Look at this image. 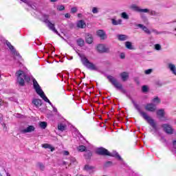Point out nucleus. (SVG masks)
Wrapping results in <instances>:
<instances>
[{"instance_id": "1", "label": "nucleus", "mask_w": 176, "mask_h": 176, "mask_svg": "<svg viewBox=\"0 0 176 176\" xmlns=\"http://www.w3.org/2000/svg\"><path fill=\"white\" fill-rule=\"evenodd\" d=\"M15 76L16 78V82L19 86H24L25 82H30L31 80L30 76H27V68L25 67L23 69L17 70L15 73Z\"/></svg>"}, {"instance_id": "2", "label": "nucleus", "mask_w": 176, "mask_h": 176, "mask_svg": "<svg viewBox=\"0 0 176 176\" xmlns=\"http://www.w3.org/2000/svg\"><path fill=\"white\" fill-rule=\"evenodd\" d=\"M33 87H34V90L36 91V93L38 96H40V97L41 98H43V100H44L45 101V102H48V104H50V105H51V107H52L54 112H57V109L56 107H54V106H53V104H52V102H50L49 98H47L46 95H45V92H43V91L41 88V86H39L38 81H36V80H35V78H33Z\"/></svg>"}, {"instance_id": "3", "label": "nucleus", "mask_w": 176, "mask_h": 176, "mask_svg": "<svg viewBox=\"0 0 176 176\" xmlns=\"http://www.w3.org/2000/svg\"><path fill=\"white\" fill-rule=\"evenodd\" d=\"M135 108L138 111L139 113L142 116L143 119L144 120H146V122L154 129V130H156V123L155 122V120L153 119H151L148 114L142 111H141V109L140 108V106L137 104H135L134 105Z\"/></svg>"}, {"instance_id": "4", "label": "nucleus", "mask_w": 176, "mask_h": 176, "mask_svg": "<svg viewBox=\"0 0 176 176\" xmlns=\"http://www.w3.org/2000/svg\"><path fill=\"white\" fill-rule=\"evenodd\" d=\"M80 57L81 62L82 63L83 65L86 67V68L91 69V71H98V67L94 65V63H91L85 55H80Z\"/></svg>"}, {"instance_id": "5", "label": "nucleus", "mask_w": 176, "mask_h": 176, "mask_svg": "<svg viewBox=\"0 0 176 176\" xmlns=\"http://www.w3.org/2000/svg\"><path fill=\"white\" fill-rule=\"evenodd\" d=\"M111 82L112 85L117 89V90H120L121 93H123V94H126V89H123V85L116 80V78L113 77H111Z\"/></svg>"}, {"instance_id": "6", "label": "nucleus", "mask_w": 176, "mask_h": 176, "mask_svg": "<svg viewBox=\"0 0 176 176\" xmlns=\"http://www.w3.org/2000/svg\"><path fill=\"white\" fill-rule=\"evenodd\" d=\"M43 17H44V21L45 23H46L48 28H50L51 31H53V32H55V34H56L57 35H60L57 30H56V28L54 27V24L50 22V21L47 20L49 19V16L44 15Z\"/></svg>"}, {"instance_id": "7", "label": "nucleus", "mask_w": 176, "mask_h": 176, "mask_svg": "<svg viewBox=\"0 0 176 176\" xmlns=\"http://www.w3.org/2000/svg\"><path fill=\"white\" fill-rule=\"evenodd\" d=\"M19 131L21 134H27L35 131V126L33 125H28V126H21Z\"/></svg>"}, {"instance_id": "8", "label": "nucleus", "mask_w": 176, "mask_h": 176, "mask_svg": "<svg viewBox=\"0 0 176 176\" xmlns=\"http://www.w3.org/2000/svg\"><path fill=\"white\" fill-rule=\"evenodd\" d=\"M96 152L98 155H100L102 156H111V153L108 151L106 148H104V147H98L96 149Z\"/></svg>"}, {"instance_id": "9", "label": "nucleus", "mask_w": 176, "mask_h": 176, "mask_svg": "<svg viewBox=\"0 0 176 176\" xmlns=\"http://www.w3.org/2000/svg\"><path fill=\"white\" fill-rule=\"evenodd\" d=\"M162 127L164 128V131H165L166 134H173V133H174V129L171 127V125L168 124H163Z\"/></svg>"}, {"instance_id": "10", "label": "nucleus", "mask_w": 176, "mask_h": 176, "mask_svg": "<svg viewBox=\"0 0 176 176\" xmlns=\"http://www.w3.org/2000/svg\"><path fill=\"white\" fill-rule=\"evenodd\" d=\"M131 9H133V10H134L135 12H138V13H148L149 12V9L148 8H140V7L135 6V5H133L131 6Z\"/></svg>"}, {"instance_id": "11", "label": "nucleus", "mask_w": 176, "mask_h": 176, "mask_svg": "<svg viewBox=\"0 0 176 176\" xmlns=\"http://www.w3.org/2000/svg\"><path fill=\"white\" fill-rule=\"evenodd\" d=\"M97 50L100 53H105L109 50V48H108V47L104 44H99L97 46Z\"/></svg>"}, {"instance_id": "12", "label": "nucleus", "mask_w": 176, "mask_h": 176, "mask_svg": "<svg viewBox=\"0 0 176 176\" xmlns=\"http://www.w3.org/2000/svg\"><path fill=\"white\" fill-rule=\"evenodd\" d=\"M145 109L149 112H155V111H156V104L153 103L147 104L145 107Z\"/></svg>"}, {"instance_id": "13", "label": "nucleus", "mask_w": 176, "mask_h": 176, "mask_svg": "<svg viewBox=\"0 0 176 176\" xmlns=\"http://www.w3.org/2000/svg\"><path fill=\"white\" fill-rule=\"evenodd\" d=\"M84 170L89 173V174H93L96 171V168L91 165L87 164L85 166Z\"/></svg>"}, {"instance_id": "14", "label": "nucleus", "mask_w": 176, "mask_h": 176, "mask_svg": "<svg viewBox=\"0 0 176 176\" xmlns=\"http://www.w3.org/2000/svg\"><path fill=\"white\" fill-rule=\"evenodd\" d=\"M120 76L122 80V82H126L129 80V74L127 72H123L120 73Z\"/></svg>"}, {"instance_id": "15", "label": "nucleus", "mask_w": 176, "mask_h": 176, "mask_svg": "<svg viewBox=\"0 0 176 176\" xmlns=\"http://www.w3.org/2000/svg\"><path fill=\"white\" fill-rule=\"evenodd\" d=\"M85 41L89 44L93 43V36L89 33L85 34Z\"/></svg>"}, {"instance_id": "16", "label": "nucleus", "mask_w": 176, "mask_h": 176, "mask_svg": "<svg viewBox=\"0 0 176 176\" xmlns=\"http://www.w3.org/2000/svg\"><path fill=\"white\" fill-rule=\"evenodd\" d=\"M97 35L100 37V39H107V34L102 30H98Z\"/></svg>"}, {"instance_id": "17", "label": "nucleus", "mask_w": 176, "mask_h": 176, "mask_svg": "<svg viewBox=\"0 0 176 176\" xmlns=\"http://www.w3.org/2000/svg\"><path fill=\"white\" fill-rule=\"evenodd\" d=\"M138 27H139V28L142 29V30L146 33L148 34V35H151V30H149V29H148V28H146V26L142 25V24H138Z\"/></svg>"}, {"instance_id": "18", "label": "nucleus", "mask_w": 176, "mask_h": 176, "mask_svg": "<svg viewBox=\"0 0 176 176\" xmlns=\"http://www.w3.org/2000/svg\"><path fill=\"white\" fill-rule=\"evenodd\" d=\"M76 25L78 28H86V23L83 20L77 21Z\"/></svg>"}, {"instance_id": "19", "label": "nucleus", "mask_w": 176, "mask_h": 176, "mask_svg": "<svg viewBox=\"0 0 176 176\" xmlns=\"http://www.w3.org/2000/svg\"><path fill=\"white\" fill-rule=\"evenodd\" d=\"M117 38L118 41H124L129 39V36L126 34H118L117 35Z\"/></svg>"}, {"instance_id": "20", "label": "nucleus", "mask_w": 176, "mask_h": 176, "mask_svg": "<svg viewBox=\"0 0 176 176\" xmlns=\"http://www.w3.org/2000/svg\"><path fill=\"white\" fill-rule=\"evenodd\" d=\"M168 68L170 69V71L173 74V75H176V67L175 65L173 63H169L168 64Z\"/></svg>"}, {"instance_id": "21", "label": "nucleus", "mask_w": 176, "mask_h": 176, "mask_svg": "<svg viewBox=\"0 0 176 176\" xmlns=\"http://www.w3.org/2000/svg\"><path fill=\"white\" fill-rule=\"evenodd\" d=\"M58 130H59L60 131H65V130H67V125L63 123L58 124Z\"/></svg>"}, {"instance_id": "22", "label": "nucleus", "mask_w": 176, "mask_h": 176, "mask_svg": "<svg viewBox=\"0 0 176 176\" xmlns=\"http://www.w3.org/2000/svg\"><path fill=\"white\" fill-rule=\"evenodd\" d=\"M32 102L37 107H41V105H42V100H41L40 99H34L33 100Z\"/></svg>"}, {"instance_id": "23", "label": "nucleus", "mask_w": 176, "mask_h": 176, "mask_svg": "<svg viewBox=\"0 0 176 176\" xmlns=\"http://www.w3.org/2000/svg\"><path fill=\"white\" fill-rule=\"evenodd\" d=\"M42 148H45V149H50L51 152H53V151H54L53 146H52V145L49 144H42Z\"/></svg>"}, {"instance_id": "24", "label": "nucleus", "mask_w": 176, "mask_h": 176, "mask_svg": "<svg viewBox=\"0 0 176 176\" xmlns=\"http://www.w3.org/2000/svg\"><path fill=\"white\" fill-rule=\"evenodd\" d=\"M111 156L113 157H116L118 160H122V157H120V155H119V154L116 151H113L111 154Z\"/></svg>"}, {"instance_id": "25", "label": "nucleus", "mask_w": 176, "mask_h": 176, "mask_svg": "<svg viewBox=\"0 0 176 176\" xmlns=\"http://www.w3.org/2000/svg\"><path fill=\"white\" fill-rule=\"evenodd\" d=\"M125 47H126V49H129V50H134V47H133V45L130 41L125 42Z\"/></svg>"}, {"instance_id": "26", "label": "nucleus", "mask_w": 176, "mask_h": 176, "mask_svg": "<svg viewBox=\"0 0 176 176\" xmlns=\"http://www.w3.org/2000/svg\"><path fill=\"white\" fill-rule=\"evenodd\" d=\"M111 23L113 25H120L122 24V19H118L116 21V19H111Z\"/></svg>"}, {"instance_id": "27", "label": "nucleus", "mask_w": 176, "mask_h": 176, "mask_svg": "<svg viewBox=\"0 0 176 176\" xmlns=\"http://www.w3.org/2000/svg\"><path fill=\"white\" fill-rule=\"evenodd\" d=\"M36 166L41 171H43L45 170V164H43V163L42 162H38Z\"/></svg>"}, {"instance_id": "28", "label": "nucleus", "mask_w": 176, "mask_h": 176, "mask_svg": "<svg viewBox=\"0 0 176 176\" xmlns=\"http://www.w3.org/2000/svg\"><path fill=\"white\" fill-rule=\"evenodd\" d=\"M157 116H160V118H164V110L160 109V110L157 111Z\"/></svg>"}, {"instance_id": "29", "label": "nucleus", "mask_w": 176, "mask_h": 176, "mask_svg": "<svg viewBox=\"0 0 176 176\" xmlns=\"http://www.w3.org/2000/svg\"><path fill=\"white\" fill-rule=\"evenodd\" d=\"M77 44L78 45V46H80L82 47V46H84L85 45V40H83L82 38H78L77 40Z\"/></svg>"}, {"instance_id": "30", "label": "nucleus", "mask_w": 176, "mask_h": 176, "mask_svg": "<svg viewBox=\"0 0 176 176\" xmlns=\"http://www.w3.org/2000/svg\"><path fill=\"white\" fill-rule=\"evenodd\" d=\"M39 126L41 127V129H46V127H47V123L46 122H39Z\"/></svg>"}, {"instance_id": "31", "label": "nucleus", "mask_w": 176, "mask_h": 176, "mask_svg": "<svg viewBox=\"0 0 176 176\" xmlns=\"http://www.w3.org/2000/svg\"><path fill=\"white\" fill-rule=\"evenodd\" d=\"M77 149L79 152H85L86 151V146L80 145L77 148Z\"/></svg>"}, {"instance_id": "32", "label": "nucleus", "mask_w": 176, "mask_h": 176, "mask_svg": "<svg viewBox=\"0 0 176 176\" xmlns=\"http://www.w3.org/2000/svg\"><path fill=\"white\" fill-rule=\"evenodd\" d=\"M152 102L154 103V104H160V98H159V97L156 96L155 98H154L152 100Z\"/></svg>"}, {"instance_id": "33", "label": "nucleus", "mask_w": 176, "mask_h": 176, "mask_svg": "<svg viewBox=\"0 0 176 176\" xmlns=\"http://www.w3.org/2000/svg\"><path fill=\"white\" fill-rule=\"evenodd\" d=\"M85 155L86 159H90V157H91V151H87Z\"/></svg>"}, {"instance_id": "34", "label": "nucleus", "mask_w": 176, "mask_h": 176, "mask_svg": "<svg viewBox=\"0 0 176 176\" xmlns=\"http://www.w3.org/2000/svg\"><path fill=\"white\" fill-rule=\"evenodd\" d=\"M121 17L125 20H129V14H127L126 12H122L121 14Z\"/></svg>"}, {"instance_id": "35", "label": "nucleus", "mask_w": 176, "mask_h": 176, "mask_svg": "<svg viewBox=\"0 0 176 176\" xmlns=\"http://www.w3.org/2000/svg\"><path fill=\"white\" fill-rule=\"evenodd\" d=\"M6 45H7V46L9 47V49H10V50H12V52H13V50H14V47H13V46H12V45L10 43V42H9V41H6Z\"/></svg>"}, {"instance_id": "36", "label": "nucleus", "mask_w": 176, "mask_h": 176, "mask_svg": "<svg viewBox=\"0 0 176 176\" xmlns=\"http://www.w3.org/2000/svg\"><path fill=\"white\" fill-rule=\"evenodd\" d=\"M99 10H100V8H97L96 7H94L92 8V13H94V14H97V13H98Z\"/></svg>"}, {"instance_id": "37", "label": "nucleus", "mask_w": 176, "mask_h": 176, "mask_svg": "<svg viewBox=\"0 0 176 176\" xmlns=\"http://www.w3.org/2000/svg\"><path fill=\"white\" fill-rule=\"evenodd\" d=\"M150 14L151 16H160V13L156 12V11H151L150 12Z\"/></svg>"}, {"instance_id": "38", "label": "nucleus", "mask_w": 176, "mask_h": 176, "mask_svg": "<svg viewBox=\"0 0 176 176\" xmlns=\"http://www.w3.org/2000/svg\"><path fill=\"white\" fill-rule=\"evenodd\" d=\"M155 50H162V45H160V44H155Z\"/></svg>"}, {"instance_id": "39", "label": "nucleus", "mask_w": 176, "mask_h": 176, "mask_svg": "<svg viewBox=\"0 0 176 176\" xmlns=\"http://www.w3.org/2000/svg\"><path fill=\"white\" fill-rule=\"evenodd\" d=\"M142 90L143 93H146V91H148V86H146V85L142 86Z\"/></svg>"}, {"instance_id": "40", "label": "nucleus", "mask_w": 176, "mask_h": 176, "mask_svg": "<svg viewBox=\"0 0 176 176\" xmlns=\"http://www.w3.org/2000/svg\"><path fill=\"white\" fill-rule=\"evenodd\" d=\"M64 9H65V7L63 5L57 6V10L59 11L64 10Z\"/></svg>"}, {"instance_id": "41", "label": "nucleus", "mask_w": 176, "mask_h": 176, "mask_svg": "<svg viewBox=\"0 0 176 176\" xmlns=\"http://www.w3.org/2000/svg\"><path fill=\"white\" fill-rule=\"evenodd\" d=\"M78 12V8L76 7L72 8L71 12L72 13H76Z\"/></svg>"}, {"instance_id": "42", "label": "nucleus", "mask_w": 176, "mask_h": 176, "mask_svg": "<svg viewBox=\"0 0 176 176\" xmlns=\"http://www.w3.org/2000/svg\"><path fill=\"white\" fill-rule=\"evenodd\" d=\"M146 75H149V74H152V69H148L144 72Z\"/></svg>"}, {"instance_id": "43", "label": "nucleus", "mask_w": 176, "mask_h": 176, "mask_svg": "<svg viewBox=\"0 0 176 176\" xmlns=\"http://www.w3.org/2000/svg\"><path fill=\"white\" fill-rule=\"evenodd\" d=\"M141 19L143 20V21H148V18H146V16H145V15H141Z\"/></svg>"}, {"instance_id": "44", "label": "nucleus", "mask_w": 176, "mask_h": 176, "mask_svg": "<svg viewBox=\"0 0 176 176\" xmlns=\"http://www.w3.org/2000/svg\"><path fill=\"white\" fill-rule=\"evenodd\" d=\"M155 85H157V86H159L160 87H161V86H162V85L163 84H162V82H160V81H156L155 82Z\"/></svg>"}, {"instance_id": "45", "label": "nucleus", "mask_w": 176, "mask_h": 176, "mask_svg": "<svg viewBox=\"0 0 176 176\" xmlns=\"http://www.w3.org/2000/svg\"><path fill=\"white\" fill-rule=\"evenodd\" d=\"M152 32H155V34H156V35H159V34H162V32H157V30H153Z\"/></svg>"}, {"instance_id": "46", "label": "nucleus", "mask_w": 176, "mask_h": 176, "mask_svg": "<svg viewBox=\"0 0 176 176\" xmlns=\"http://www.w3.org/2000/svg\"><path fill=\"white\" fill-rule=\"evenodd\" d=\"M63 153L65 156H68V155H69V152H68V151H64Z\"/></svg>"}, {"instance_id": "47", "label": "nucleus", "mask_w": 176, "mask_h": 176, "mask_svg": "<svg viewBox=\"0 0 176 176\" xmlns=\"http://www.w3.org/2000/svg\"><path fill=\"white\" fill-rule=\"evenodd\" d=\"M65 17L66 19H69V17H71V14H69V13H67L65 14Z\"/></svg>"}, {"instance_id": "48", "label": "nucleus", "mask_w": 176, "mask_h": 176, "mask_svg": "<svg viewBox=\"0 0 176 176\" xmlns=\"http://www.w3.org/2000/svg\"><path fill=\"white\" fill-rule=\"evenodd\" d=\"M108 166H111V162H107L104 164L105 167H108Z\"/></svg>"}, {"instance_id": "49", "label": "nucleus", "mask_w": 176, "mask_h": 176, "mask_svg": "<svg viewBox=\"0 0 176 176\" xmlns=\"http://www.w3.org/2000/svg\"><path fill=\"white\" fill-rule=\"evenodd\" d=\"M126 56H125V55H124V54H123V53H122L121 54H120V58H124Z\"/></svg>"}, {"instance_id": "50", "label": "nucleus", "mask_w": 176, "mask_h": 176, "mask_svg": "<svg viewBox=\"0 0 176 176\" xmlns=\"http://www.w3.org/2000/svg\"><path fill=\"white\" fill-rule=\"evenodd\" d=\"M24 3H27L28 5V0H21Z\"/></svg>"}, {"instance_id": "51", "label": "nucleus", "mask_w": 176, "mask_h": 176, "mask_svg": "<svg viewBox=\"0 0 176 176\" xmlns=\"http://www.w3.org/2000/svg\"><path fill=\"white\" fill-rule=\"evenodd\" d=\"M173 147L176 149V140L173 141Z\"/></svg>"}, {"instance_id": "52", "label": "nucleus", "mask_w": 176, "mask_h": 176, "mask_svg": "<svg viewBox=\"0 0 176 176\" xmlns=\"http://www.w3.org/2000/svg\"><path fill=\"white\" fill-rule=\"evenodd\" d=\"M107 79L109 80V82H111V76H107Z\"/></svg>"}, {"instance_id": "53", "label": "nucleus", "mask_w": 176, "mask_h": 176, "mask_svg": "<svg viewBox=\"0 0 176 176\" xmlns=\"http://www.w3.org/2000/svg\"><path fill=\"white\" fill-rule=\"evenodd\" d=\"M78 17L81 18L82 17V14H78Z\"/></svg>"}, {"instance_id": "54", "label": "nucleus", "mask_w": 176, "mask_h": 176, "mask_svg": "<svg viewBox=\"0 0 176 176\" xmlns=\"http://www.w3.org/2000/svg\"><path fill=\"white\" fill-rule=\"evenodd\" d=\"M132 102H133L134 106L135 105V104H137V103H135V102H134V100H132Z\"/></svg>"}, {"instance_id": "55", "label": "nucleus", "mask_w": 176, "mask_h": 176, "mask_svg": "<svg viewBox=\"0 0 176 176\" xmlns=\"http://www.w3.org/2000/svg\"><path fill=\"white\" fill-rule=\"evenodd\" d=\"M132 102H133L134 106L135 105V104H137V103H135V102H134V100H132Z\"/></svg>"}, {"instance_id": "56", "label": "nucleus", "mask_w": 176, "mask_h": 176, "mask_svg": "<svg viewBox=\"0 0 176 176\" xmlns=\"http://www.w3.org/2000/svg\"><path fill=\"white\" fill-rule=\"evenodd\" d=\"M1 79H2V76L0 74V82H1Z\"/></svg>"}, {"instance_id": "57", "label": "nucleus", "mask_w": 176, "mask_h": 176, "mask_svg": "<svg viewBox=\"0 0 176 176\" xmlns=\"http://www.w3.org/2000/svg\"><path fill=\"white\" fill-rule=\"evenodd\" d=\"M57 0H51V2H56Z\"/></svg>"}, {"instance_id": "58", "label": "nucleus", "mask_w": 176, "mask_h": 176, "mask_svg": "<svg viewBox=\"0 0 176 176\" xmlns=\"http://www.w3.org/2000/svg\"><path fill=\"white\" fill-rule=\"evenodd\" d=\"M2 118H3L2 115H0V119H1V120H2Z\"/></svg>"}, {"instance_id": "59", "label": "nucleus", "mask_w": 176, "mask_h": 176, "mask_svg": "<svg viewBox=\"0 0 176 176\" xmlns=\"http://www.w3.org/2000/svg\"><path fill=\"white\" fill-rule=\"evenodd\" d=\"M7 176H10V174H9L8 173H6Z\"/></svg>"}, {"instance_id": "60", "label": "nucleus", "mask_w": 176, "mask_h": 176, "mask_svg": "<svg viewBox=\"0 0 176 176\" xmlns=\"http://www.w3.org/2000/svg\"><path fill=\"white\" fill-rule=\"evenodd\" d=\"M59 76H60V78H63V75L61 74H59Z\"/></svg>"}, {"instance_id": "61", "label": "nucleus", "mask_w": 176, "mask_h": 176, "mask_svg": "<svg viewBox=\"0 0 176 176\" xmlns=\"http://www.w3.org/2000/svg\"><path fill=\"white\" fill-rule=\"evenodd\" d=\"M0 176H3V175H2V174H1V173H0Z\"/></svg>"}, {"instance_id": "62", "label": "nucleus", "mask_w": 176, "mask_h": 176, "mask_svg": "<svg viewBox=\"0 0 176 176\" xmlns=\"http://www.w3.org/2000/svg\"><path fill=\"white\" fill-rule=\"evenodd\" d=\"M105 123H107V120H106V121H105Z\"/></svg>"}, {"instance_id": "63", "label": "nucleus", "mask_w": 176, "mask_h": 176, "mask_svg": "<svg viewBox=\"0 0 176 176\" xmlns=\"http://www.w3.org/2000/svg\"><path fill=\"white\" fill-rule=\"evenodd\" d=\"M111 112H112V109H111Z\"/></svg>"}]
</instances>
